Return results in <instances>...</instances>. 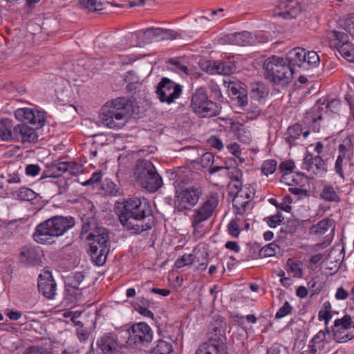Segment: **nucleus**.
Here are the masks:
<instances>
[{
  "label": "nucleus",
  "mask_w": 354,
  "mask_h": 354,
  "mask_svg": "<svg viewBox=\"0 0 354 354\" xmlns=\"http://www.w3.org/2000/svg\"><path fill=\"white\" fill-rule=\"evenodd\" d=\"M115 212L122 225L134 233H141L152 227L151 223H140L152 215L150 203L145 198L133 197L115 205Z\"/></svg>",
  "instance_id": "1"
},
{
  "label": "nucleus",
  "mask_w": 354,
  "mask_h": 354,
  "mask_svg": "<svg viewBox=\"0 0 354 354\" xmlns=\"http://www.w3.org/2000/svg\"><path fill=\"white\" fill-rule=\"evenodd\" d=\"M15 118L23 122L15 127L14 140L22 142H34L38 140L36 129L46 124V113L31 108H19L15 111Z\"/></svg>",
  "instance_id": "2"
},
{
  "label": "nucleus",
  "mask_w": 354,
  "mask_h": 354,
  "mask_svg": "<svg viewBox=\"0 0 354 354\" xmlns=\"http://www.w3.org/2000/svg\"><path fill=\"white\" fill-rule=\"evenodd\" d=\"M133 102L126 97H117L107 102L100 109V118L109 129L118 130L124 127L134 113Z\"/></svg>",
  "instance_id": "3"
},
{
  "label": "nucleus",
  "mask_w": 354,
  "mask_h": 354,
  "mask_svg": "<svg viewBox=\"0 0 354 354\" xmlns=\"http://www.w3.org/2000/svg\"><path fill=\"white\" fill-rule=\"evenodd\" d=\"M74 225L75 220L71 216H53L37 226L34 240L41 244L52 243L55 237L63 235Z\"/></svg>",
  "instance_id": "4"
},
{
  "label": "nucleus",
  "mask_w": 354,
  "mask_h": 354,
  "mask_svg": "<svg viewBox=\"0 0 354 354\" xmlns=\"http://www.w3.org/2000/svg\"><path fill=\"white\" fill-rule=\"evenodd\" d=\"M263 68L268 77L274 84L281 86L290 82L295 73V69L287 64L284 58L276 55L266 59Z\"/></svg>",
  "instance_id": "5"
},
{
  "label": "nucleus",
  "mask_w": 354,
  "mask_h": 354,
  "mask_svg": "<svg viewBox=\"0 0 354 354\" xmlns=\"http://www.w3.org/2000/svg\"><path fill=\"white\" fill-rule=\"evenodd\" d=\"M134 174L138 184L149 192H156L163 184L161 176L149 160H139Z\"/></svg>",
  "instance_id": "6"
},
{
  "label": "nucleus",
  "mask_w": 354,
  "mask_h": 354,
  "mask_svg": "<svg viewBox=\"0 0 354 354\" xmlns=\"http://www.w3.org/2000/svg\"><path fill=\"white\" fill-rule=\"evenodd\" d=\"M90 245V255L97 266L103 265L109 252V237L104 227H96L87 236Z\"/></svg>",
  "instance_id": "7"
},
{
  "label": "nucleus",
  "mask_w": 354,
  "mask_h": 354,
  "mask_svg": "<svg viewBox=\"0 0 354 354\" xmlns=\"http://www.w3.org/2000/svg\"><path fill=\"white\" fill-rule=\"evenodd\" d=\"M218 194L212 193L207 196L205 201L193 210L190 221L195 233L199 232L204 227L205 222L212 216L218 205Z\"/></svg>",
  "instance_id": "8"
},
{
  "label": "nucleus",
  "mask_w": 354,
  "mask_h": 354,
  "mask_svg": "<svg viewBox=\"0 0 354 354\" xmlns=\"http://www.w3.org/2000/svg\"><path fill=\"white\" fill-rule=\"evenodd\" d=\"M191 106L201 118L213 117L221 111V106L209 100L206 89L203 87L197 88L192 94Z\"/></svg>",
  "instance_id": "9"
},
{
  "label": "nucleus",
  "mask_w": 354,
  "mask_h": 354,
  "mask_svg": "<svg viewBox=\"0 0 354 354\" xmlns=\"http://www.w3.org/2000/svg\"><path fill=\"white\" fill-rule=\"evenodd\" d=\"M203 195L202 188L192 185L176 190L174 198L175 209L183 212L192 209L199 201Z\"/></svg>",
  "instance_id": "10"
},
{
  "label": "nucleus",
  "mask_w": 354,
  "mask_h": 354,
  "mask_svg": "<svg viewBox=\"0 0 354 354\" xmlns=\"http://www.w3.org/2000/svg\"><path fill=\"white\" fill-rule=\"evenodd\" d=\"M127 344L132 348L147 345L153 339V333L151 327L144 322L134 324L128 330Z\"/></svg>",
  "instance_id": "11"
},
{
  "label": "nucleus",
  "mask_w": 354,
  "mask_h": 354,
  "mask_svg": "<svg viewBox=\"0 0 354 354\" xmlns=\"http://www.w3.org/2000/svg\"><path fill=\"white\" fill-rule=\"evenodd\" d=\"M182 91L180 84L165 77L161 79L156 88V93L159 100L168 104H171L179 98Z\"/></svg>",
  "instance_id": "12"
},
{
  "label": "nucleus",
  "mask_w": 354,
  "mask_h": 354,
  "mask_svg": "<svg viewBox=\"0 0 354 354\" xmlns=\"http://www.w3.org/2000/svg\"><path fill=\"white\" fill-rule=\"evenodd\" d=\"M330 46H335L342 57L349 62L354 61V46L347 41V35L341 32L331 31L328 33Z\"/></svg>",
  "instance_id": "13"
},
{
  "label": "nucleus",
  "mask_w": 354,
  "mask_h": 354,
  "mask_svg": "<svg viewBox=\"0 0 354 354\" xmlns=\"http://www.w3.org/2000/svg\"><path fill=\"white\" fill-rule=\"evenodd\" d=\"M131 35L141 37L144 43L148 44L153 41L175 39L178 33L172 30L162 28H149L145 30H140L131 34Z\"/></svg>",
  "instance_id": "14"
},
{
  "label": "nucleus",
  "mask_w": 354,
  "mask_h": 354,
  "mask_svg": "<svg viewBox=\"0 0 354 354\" xmlns=\"http://www.w3.org/2000/svg\"><path fill=\"white\" fill-rule=\"evenodd\" d=\"M96 353L97 354H123V351L117 335L109 333L97 338Z\"/></svg>",
  "instance_id": "15"
},
{
  "label": "nucleus",
  "mask_w": 354,
  "mask_h": 354,
  "mask_svg": "<svg viewBox=\"0 0 354 354\" xmlns=\"http://www.w3.org/2000/svg\"><path fill=\"white\" fill-rule=\"evenodd\" d=\"M252 193V191L248 187L236 192L232 205L234 209H236L238 218H239V216H243L249 212L248 210L250 207Z\"/></svg>",
  "instance_id": "16"
},
{
  "label": "nucleus",
  "mask_w": 354,
  "mask_h": 354,
  "mask_svg": "<svg viewBox=\"0 0 354 354\" xmlns=\"http://www.w3.org/2000/svg\"><path fill=\"white\" fill-rule=\"evenodd\" d=\"M56 283L49 271H44L40 274L38 279V289L44 297L48 299H53L56 295Z\"/></svg>",
  "instance_id": "17"
},
{
  "label": "nucleus",
  "mask_w": 354,
  "mask_h": 354,
  "mask_svg": "<svg viewBox=\"0 0 354 354\" xmlns=\"http://www.w3.org/2000/svg\"><path fill=\"white\" fill-rule=\"evenodd\" d=\"M301 168L313 175L321 176L326 172V165L322 158L319 156H313L311 153L306 155Z\"/></svg>",
  "instance_id": "18"
},
{
  "label": "nucleus",
  "mask_w": 354,
  "mask_h": 354,
  "mask_svg": "<svg viewBox=\"0 0 354 354\" xmlns=\"http://www.w3.org/2000/svg\"><path fill=\"white\" fill-rule=\"evenodd\" d=\"M301 7L297 1L288 0L281 1L274 10V15L284 19L295 18L300 12Z\"/></svg>",
  "instance_id": "19"
},
{
  "label": "nucleus",
  "mask_w": 354,
  "mask_h": 354,
  "mask_svg": "<svg viewBox=\"0 0 354 354\" xmlns=\"http://www.w3.org/2000/svg\"><path fill=\"white\" fill-rule=\"evenodd\" d=\"M66 172L75 174L77 172V164L73 162L53 163L48 170L44 173L41 178H57Z\"/></svg>",
  "instance_id": "20"
},
{
  "label": "nucleus",
  "mask_w": 354,
  "mask_h": 354,
  "mask_svg": "<svg viewBox=\"0 0 354 354\" xmlns=\"http://www.w3.org/2000/svg\"><path fill=\"white\" fill-rule=\"evenodd\" d=\"M201 68L210 75H228L233 73L234 66L225 64L220 61H203L201 63Z\"/></svg>",
  "instance_id": "21"
},
{
  "label": "nucleus",
  "mask_w": 354,
  "mask_h": 354,
  "mask_svg": "<svg viewBox=\"0 0 354 354\" xmlns=\"http://www.w3.org/2000/svg\"><path fill=\"white\" fill-rule=\"evenodd\" d=\"M19 259L26 266H39L41 258L39 250L34 247L25 246L21 248Z\"/></svg>",
  "instance_id": "22"
},
{
  "label": "nucleus",
  "mask_w": 354,
  "mask_h": 354,
  "mask_svg": "<svg viewBox=\"0 0 354 354\" xmlns=\"http://www.w3.org/2000/svg\"><path fill=\"white\" fill-rule=\"evenodd\" d=\"M230 131L241 142L249 143L252 140V134L249 128L240 122H232Z\"/></svg>",
  "instance_id": "23"
},
{
  "label": "nucleus",
  "mask_w": 354,
  "mask_h": 354,
  "mask_svg": "<svg viewBox=\"0 0 354 354\" xmlns=\"http://www.w3.org/2000/svg\"><path fill=\"white\" fill-rule=\"evenodd\" d=\"M225 41L230 44L243 46L252 45L254 42L250 32L248 31L228 34L225 36Z\"/></svg>",
  "instance_id": "24"
},
{
  "label": "nucleus",
  "mask_w": 354,
  "mask_h": 354,
  "mask_svg": "<svg viewBox=\"0 0 354 354\" xmlns=\"http://www.w3.org/2000/svg\"><path fill=\"white\" fill-rule=\"evenodd\" d=\"M225 323L222 319H216L212 323L209 339L207 342H213L221 344L223 346L225 340Z\"/></svg>",
  "instance_id": "25"
},
{
  "label": "nucleus",
  "mask_w": 354,
  "mask_h": 354,
  "mask_svg": "<svg viewBox=\"0 0 354 354\" xmlns=\"http://www.w3.org/2000/svg\"><path fill=\"white\" fill-rule=\"evenodd\" d=\"M305 56L306 50L302 48L297 47L287 53L285 60L287 64L293 69L295 66L301 68V66H304Z\"/></svg>",
  "instance_id": "26"
},
{
  "label": "nucleus",
  "mask_w": 354,
  "mask_h": 354,
  "mask_svg": "<svg viewBox=\"0 0 354 354\" xmlns=\"http://www.w3.org/2000/svg\"><path fill=\"white\" fill-rule=\"evenodd\" d=\"M329 230L331 232L335 230V222L333 219L326 218L310 227V233L322 236L325 234Z\"/></svg>",
  "instance_id": "27"
},
{
  "label": "nucleus",
  "mask_w": 354,
  "mask_h": 354,
  "mask_svg": "<svg viewBox=\"0 0 354 354\" xmlns=\"http://www.w3.org/2000/svg\"><path fill=\"white\" fill-rule=\"evenodd\" d=\"M195 354H225V353L224 351V346L221 344L206 342L198 347Z\"/></svg>",
  "instance_id": "28"
},
{
  "label": "nucleus",
  "mask_w": 354,
  "mask_h": 354,
  "mask_svg": "<svg viewBox=\"0 0 354 354\" xmlns=\"http://www.w3.org/2000/svg\"><path fill=\"white\" fill-rule=\"evenodd\" d=\"M193 263L198 264L196 266V270L197 272H203L206 270L209 259L208 254L205 250H200L194 249L192 253Z\"/></svg>",
  "instance_id": "29"
},
{
  "label": "nucleus",
  "mask_w": 354,
  "mask_h": 354,
  "mask_svg": "<svg viewBox=\"0 0 354 354\" xmlns=\"http://www.w3.org/2000/svg\"><path fill=\"white\" fill-rule=\"evenodd\" d=\"M15 127L9 119H3L0 121V137L3 140H14Z\"/></svg>",
  "instance_id": "30"
},
{
  "label": "nucleus",
  "mask_w": 354,
  "mask_h": 354,
  "mask_svg": "<svg viewBox=\"0 0 354 354\" xmlns=\"http://www.w3.org/2000/svg\"><path fill=\"white\" fill-rule=\"evenodd\" d=\"M354 339V332L348 329L335 328L333 330V339L337 343L346 342Z\"/></svg>",
  "instance_id": "31"
},
{
  "label": "nucleus",
  "mask_w": 354,
  "mask_h": 354,
  "mask_svg": "<svg viewBox=\"0 0 354 354\" xmlns=\"http://www.w3.org/2000/svg\"><path fill=\"white\" fill-rule=\"evenodd\" d=\"M268 95V90L263 83L257 82L251 84L250 95L252 98L259 100Z\"/></svg>",
  "instance_id": "32"
},
{
  "label": "nucleus",
  "mask_w": 354,
  "mask_h": 354,
  "mask_svg": "<svg viewBox=\"0 0 354 354\" xmlns=\"http://www.w3.org/2000/svg\"><path fill=\"white\" fill-rule=\"evenodd\" d=\"M84 275L82 272H76L71 273L68 277L69 285L77 290V295L75 296L76 299L79 300L81 297L80 290L78 289L79 286L83 281Z\"/></svg>",
  "instance_id": "33"
},
{
  "label": "nucleus",
  "mask_w": 354,
  "mask_h": 354,
  "mask_svg": "<svg viewBox=\"0 0 354 354\" xmlns=\"http://www.w3.org/2000/svg\"><path fill=\"white\" fill-rule=\"evenodd\" d=\"M320 196L322 199L328 202L339 203L340 201V196L335 189L329 185L323 187Z\"/></svg>",
  "instance_id": "34"
},
{
  "label": "nucleus",
  "mask_w": 354,
  "mask_h": 354,
  "mask_svg": "<svg viewBox=\"0 0 354 354\" xmlns=\"http://www.w3.org/2000/svg\"><path fill=\"white\" fill-rule=\"evenodd\" d=\"M185 62V58L184 57H174L169 60V63L174 66L173 70L180 75H187L189 70Z\"/></svg>",
  "instance_id": "35"
},
{
  "label": "nucleus",
  "mask_w": 354,
  "mask_h": 354,
  "mask_svg": "<svg viewBox=\"0 0 354 354\" xmlns=\"http://www.w3.org/2000/svg\"><path fill=\"white\" fill-rule=\"evenodd\" d=\"M286 265L288 272H290L294 277L301 278L302 277V264L300 261L288 259Z\"/></svg>",
  "instance_id": "36"
},
{
  "label": "nucleus",
  "mask_w": 354,
  "mask_h": 354,
  "mask_svg": "<svg viewBox=\"0 0 354 354\" xmlns=\"http://www.w3.org/2000/svg\"><path fill=\"white\" fill-rule=\"evenodd\" d=\"M37 194L31 189L22 187L16 192V198L24 201H31L35 199Z\"/></svg>",
  "instance_id": "37"
},
{
  "label": "nucleus",
  "mask_w": 354,
  "mask_h": 354,
  "mask_svg": "<svg viewBox=\"0 0 354 354\" xmlns=\"http://www.w3.org/2000/svg\"><path fill=\"white\" fill-rule=\"evenodd\" d=\"M301 134V126L298 124H294L288 129L286 133V142L290 145H294L296 140H297Z\"/></svg>",
  "instance_id": "38"
},
{
  "label": "nucleus",
  "mask_w": 354,
  "mask_h": 354,
  "mask_svg": "<svg viewBox=\"0 0 354 354\" xmlns=\"http://www.w3.org/2000/svg\"><path fill=\"white\" fill-rule=\"evenodd\" d=\"M326 335L325 331H319L310 340L308 348H317V351L322 350L324 345V342L326 339Z\"/></svg>",
  "instance_id": "39"
},
{
  "label": "nucleus",
  "mask_w": 354,
  "mask_h": 354,
  "mask_svg": "<svg viewBox=\"0 0 354 354\" xmlns=\"http://www.w3.org/2000/svg\"><path fill=\"white\" fill-rule=\"evenodd\" d=\"M172 351L170 343L160 339L157 341L156 346L151 351V354H169Z\"/></svg>",
  "instance_id": "40"
},
{
  "label": "nucleus",
  "mask_w": 354,
  "mask_h": 354,
  "mask_svg": "<svg viewBox=\"0 0 354 354\" xmlns=\"http://www.w3.org/2000/svg\"><path fill=\"white\" fill-rule=\"evenodd\" d=\"M234 212L236 214V218L234 219L231 220L230 222L228 223L227 232L229 234H230L232 236L238 237L241 232L240 225L238 223L243 219L244 216H239V218H238L236 210L234 211Z\"/></svg>",
  "instance_id": "41"
},
{
  "label": "nucleus",
  "mask_w": 354,
  "mask_h": 354,
  "mask_svg": "<svg viewBox=\"0 0 354 354\" xmlns=\"http://www.w3.org/2000/svg\"><path fill=\"white\" fill-rule=\"evenodd\" d=\"M333 326L335 328L348 329V330H350L351 331L354 330V326H352L351 317L348 315H345L342 318L335 319Z\"/></svg>",
  "instance_id": "42"
},
{
  "label": "nucleus",
  "mask_w": 354,
  "mask_h": 354,
  "mask_svg": "<svg viewBox=\"0 0 354 354\" xmlns=\"http://www.w3.org/2000/svg\"><path fill=\"white\" fill-rule=\"evenodd\" d=\"M80 4L91 12L102 10L103 5L97 0H79Z\"/></svg>",
  "instance_id": "43"
},
{
  "label": "nucleus",
  "mask_w": 354,
  "mask_h": 354,
  "mask_svg": "<svg viewBox=\"0 0 354 354\" xmlns=\"http://www.w3.org/2000/svg\"><path fill=\"white\" fill-rule=\"evenodd\" d=\"M277 161L273 159L265 160L261 165V172L266 176L272 174L277 168Z\"/></svg>",
  "instance_id": "44"
},
{
  "label": "nucleus",
  "mask_w": 354,
  "mask_h": 354,
  "mask_svg": "<svg viewBox=\"0 0 354 354\" xmlns=\"http://www.w3.org/2000/svg\"><path fill=\"white\" fill-rule=\"evenodd\" d=\"M283 219L284 218L281 213L277 212V214L265 218L264 221L270 227L275 228L283 222Z\"/></svg>",
  "instance_id": "45"
},
{
  "label": "nucleus",
  "mask_w": 354,
  "mask_h": 354,
  "mask_svg": "<svg viewBox=\"0 0 354 354\" xmlns=\"http://www.w3.org/2000/svg\"><path fill=\"white\" fill-rule=\"evenodd\" d=\"M319 320L325 322L326 324H328L330 319L332 318L330 314V305L328 302H325L323 304V308L321 309L318 313Z\"/></svg>",
  "instance_id": "46"
},
{
  "label": "nucleus",
  "mask_w": 354,
  "mask_h": 354,
  "mask_svg": "<svg viewBox=\"0 0 354 354\" xmlns=\"http://www.w3.org/2000/svg\"><path fill=\"white\" fill-rule=\"evenodd\" d=\"M279 246L274 243H270L266 246H264L261 250V253L264 257H273L276 255L277 252L279 251Z\"/></svg>",
  "instance_id": "47"
},
{
  "label": "nucleus",
  "mask_w": 354,
  "mask_h": 354,
  "mask_svg": "<svg viewBox=\"0 0 354 354\" xmlns=\"http://www.w3.org/2000/svg\"><path fill=\"white\" fill-rule=\"evenodd\" d=\"M193 263L192 253L185 254L175 261V267L176 268H182L186 266Z\"/></svg>",
  "instance_id": "48"
},
{
  "label": "nucleus",
  "mask_w": 354,
  "mask_h": 354,
  "mask_svg": "<svg viewBox=\"0 0 354 354\" xmlns=\"http://www.w3.org/2000/svg\"><path fill=\"white\" fill-rule=\"evenodd\" d=\"M308 288L313 295L318 294L323 288L322 281L318 278L312 279L308 283Z\"/></svg>",
  "instance_id": "49"
},
{
  "label": "nucleus",
  "mask_w": 354,
  "mask_h": 354,
  "mask_svg": "<svg viewBox=\"0 0 354 354\" xmlns=\"http://www.w3.org/2000/svg\"><path fill=\"white\" fill-rule=\"evenodd\" d=\"M105 192L111 196H119L121 194L120 187L112 181H108L104 186Z\"/></svg>",
  "instance_id": "50"
},
{
  "label": "nucleus",
  "mask_w": 354,
  "mask_h": 354,
  "mask_svg": "<svg viewBox=\"0 0 354 354\" xmlns=\"http://www.w3.org/2000/svg\"><path fill=\"white\" fill-rule=\"evenodd\" d=\"M292 310V307L288 301H285L281 307L277 310L275 314L276 319L283 318L288 315L290 314Z\"/></svg>",
  "instance_id": "51"
},
{
  "label": "nucleus",
  "mask_w": 354,
  "mask_h": 354,
  "mask_svg": "<svg viewBox=\"0 0 354 354\" xmlns=\"http://www.w3.org/2000/svg\"><path fill=\"white\" fill-rule=\"evenodd\" d=\"M307 56V66L309 67L317 66L320 62V59L317 53L315 51L306 52Z\"/></svg>",
  "instance_id": "52"
},
{
  "label": "nucleus",
  "mask_w": 354,
  "mask_h": 354,
  "mask_svg": "<svg viewBox=\"0 0 354 354\" xmlns=\"http://www.w3.org/2000/svg\"><path fill=\"white\" fill-rule=\"evenodd\" d=\"M295 167V162L292 160H288L281 162L279 169L281 172L286 173L283 176V178H286V176L289 175V174L294 169Z\"/></svg>",
  "instance_id": "53"
},
{
  "label": "nucleus",
  "mask_w": 354,
  "mask_h": 354,
  "mask_svg": "<svg viewBox=\"0 0 354 354\" xmlns=\"http://www.w3.org/2000/svg\"><path fill=\"white\" fill-rule=\"evenodd\" d=\"M227 175L232 180H241L243 174L240 169L237 167H227L226 168Z\"/></svg>",
  "instance_id": "54"
},
{
  "label": "nucleus",
  "mask_w": 354,
  "mask_h": 354,
  "mask_svg": "<svg viewBox=\"0 0 354 354\" xmlns=\"http://www.w3.org/2000/svg\"><path fill=\"white\" fill-rule=\"evenodd\" d=\"M214 161V155L210 152L203 154L201 158V162L203 167H208L212 165Z\"/></svg>",
  "instance_id": "55"
},
{
  "label": "nucleus",
  "mask_w": 354,
  "mask_h": 354,
  "mask_svg": "<svg viewBox=\"0 0 354 354\" xmlns=\"http://www.w3.org/2000/svg\"><path fill=\"white\" fill-rule=\"evenodd\" d=\"M102 177V174L101 172H94L88 180L82 183V185L89 186L97 183L101 181Z\"/></svg>",
  "instance_id": "56"
},
{
  "label": "nucleus",
  "mask_w": 354,
  "mask_h": 354,
  "mask_svg": "<svg viewBox=\"0 0 354 354\" xmlns=\"http://www.w3.org/2000/svg\"><path fill=\"white\" fill-rule=\"evenodd\" d=\"M344 158L339 155L335 163V170L342 179H344V174L342 169Z\"/></svg>",
  "instance_id": "57"
},
{
  "label": "nucleus",
  "mask_w": 354,
  "mask_h": 354,
  "mask_svg": "<svg viewBox=\"0 0 354 354\" xmlns=\"http://www.w3.org/2000/svg\"><path fill=\"white\" fill-rule=\"evenodd\" d=\"M208 144L218 151L222 150L224 147L222 140L216 136H211L208 140Z\"/></svg>",
  "instance_id": "58"
},
{
  "label": "nucleus",
  "mask_w": 354,
  "mask_h": 354,
  "mask_svg": "<svg viewBox=\"0 0 354 354\" xmlns=\"http://www.w3.org/2000/svg\"><path fill=\"white\" fill-rule=\"evenodd\" d=\"M227 149L236 158H240L241 154V148L239 144L233 142L226 146Z\"/></svg>",
  "instance_id": "59"
},
{
  "label": "nucleus",
  "mask_w": 354,
  "mask_h": 354,
  "mask_svg": "<svg viewBox=\"0 0 354 354\" xmlns=\"http://www.w3.org/2000/svg\"><path fill=\"white\" fill-rule=\"evenodd\" d=\"M248 100V98L246 91L245 89L242 88L239 91V95L236 97L237 104L240 106H243H243L247 105Z\"/></svg>",
  "instance_id": "60"
},
{
  "label": "nucleus",
  "mask_w": 354,
  "mask_h": 354,
  "mask_svg": "<svg viewBox=\"0 0 354 354\" xmlns=\"http://www.w3.org/2000/svg\"><path fill=\"white\" fill-rule=\"evenodd\" d=\"M40 170L37 165H28L26 167V174L27 176L35 177L39 174Z\"/></svg>",
  "instance_id": "61"
},
{
  "label": "nucleus",
  "mask_w": 354,
  "mask_h": 354,
  "mask_svg": "<svg viewBox=\"0 0 354 354\" xmlns=\"http://www.w3.org/2000/svg\"><path fill=\"white\" fill-rule=\"evenodd\" d=\"M207 86L216 98H219L221 97L222 95L220 87L216 82L209 81L207 84Z\"/></svg>",
  "instance_id": "62"
},
{
  "label": "nucleus",
  "mask_w": 354,
  "mask_h": 354,
  "mask_svg": "<svg viewBox=\"0 0 354 354\" xmlns=\"http://www.w3.org/2000/svg\"><path fill=\"white\" fill-rule=\"evenodd\" d=\"M345 30L354 37V15L347 19Z\"/></svg>",
  "instance_id": "63"
},
{
  "label": "nucleus",
  "mask_w": 354,
  "mask_h": 354,
  "mask_svg": "<svg viewBox=\"0 0 354 354\" xmlns=\"http://www.w3.org/2000/svg\"><path fill=\"white\" fill-rule=\"evenodd\" d=\"M348 297V293L343 288L339 287L337 288L335 293V298L338 300H344Z\"/></svg>",
  "instance_id": "64"
}]
</instances>
